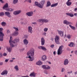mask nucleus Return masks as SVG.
Here are the masks:
<instances>
[{
  "label": "nucleus",
  "instance_id": "obj_1",
  "mask_svg": "<svg viewBox=\"0 0 77 77\" xmlns=\"http://www.w3.org/2000/svg\"><path fill=\"white\" fill-rule=\"evenodd\" d=\"M34 54H35V49L32 48H31L27 53V56L29 57H28L29 59V61L32 62V61H33L35 60L34 57H33L34 56Z\"/></svg>",
  "mask_w": 77,
  "mask_h": 77
},
{
  "label": "nucleus",
  "instance_id": "obj_2",
  "mask_svg": "<svg viewBox=\"0 0 77 77\" xmlns=\"http://www.w3.org/2000/svg\"><path fill=\"white\" fill-rule=\"evenodd\" d=\"M12 36L10 37V39L9 40V43L10 44V46L11 47H14V45H13V44H15V41L16 42H19L20 39L18 38H16L15 39H14V41H12Z\"/></svg>",
  "mask_w": 77,
  "mask_h": 77
},
{
  "label": "nucleus",
  "instance_id": "obj_3",
  "mask_svg": "<svg viewBox=\"0 0 77 77\" xmlns=\"http://www.w3.org/2000/svg\"><path fill=\"white\" fill-rule=\"evenodd\" d=\"M3 28H0V41H3V37L5 36V34L3 33Z\"/></svg>",
  "mask_w": 77,
  "mask_h": 77
},
{
  "label": "nucleus",
  "instance_id": "obj_4",
  "mask_svg": "<svg viewBox=\"0 0 77 77\" xmlns=\"http://www.w3.org/2000/svg\"><path fill=\"white\" fill-rule=\"evenodd\" d=\"M63 46L61 45L59 47V48L57 50V54L58 55H60V54H62V49H63Z\"/></svg>",
  "mask_w": 77,
  "mask_h": 77
},
{
  "label": "nucleus",
  "instance_id": "obj_5",
  "mask_svg": "<svg viewBox=\"0 0 77 77\" xmlns=\"http://www.w3.org/2000/svg\"><path fill=\"white\" fill-rule=\"evenodd\" d=\"M38 22H39L40 23H48L49 21L47 19H41L38 20Z\"/></svg>",
  "mask_w": 77,
  "mask_h": 77
},
{
  "label": "nucleus",
  "instance_id": "obj_6",
  "mask_svg": "<svg viewBox=\"0 0 77 77\" xmlns=\"http://www.w3.org/2000/svg\"><path fill=\"white\" fill-rule=\"evenodd\" d=\"M60 40V38L59 36L58 35H56L55 38V41L57 44H60V42H59Z\"/></svg>",
  "mask_w": 77,
  "mask_h": 77
},
{
  "label": "nucleus",
  "instance_id": "obj_7",
  "mask_svg": "<svg viewBox=\"0 0 77 77\" xmlns=\"http://www.w3.org/2000/svg\"><path fill=\"white\" fill-rule=\"evenodd\" d=\"M34 4H35L34 6H36L38 7V8H41L42 7V6L41 5V4L39 3L38 2H35Z\"/></svg>",
  "mask_w": 77,
  "mask_h": 77
},
{
  "label": "nucleus",
  "instance_id": "obj_8",
  "mask_svg": "<svg viewBox=\"0 0 77 77\" xmlns=\"http://www.w3.org/2000/svg\"><path fill=\"white\" fill-rule=\"evenodd\" d=\"M41 59L42 61H45L47 59V57L45 55H44L41 57Z\"/></svg>",
  "mask_w": 77,
  "mask_h": 77
},
{
  "label": "nucleus",
  "instance_id": "obj_9",
  "mask_svg": "<svg viewBox=\"0 0 77 77\" xmlns=\"http://www.w3.org/2000/svg\"><path fill=\"white\" fill-rule=\"evenodd\" d=\"M42 67L43 69H49L51 68L50 66L47 65H43L42 66Z\"/></svg>",
  "mask_w": 77,
  "mask_h": 77
},
{
  "label": "nucleus",
  "instance_id": "obj_10",
  "mask_svg": "<svg viewBox=\"0 0 77 77\" xmlns=\"http://www.w3.org/2000/svg\"><path fill=\"white\" fill-rule=\"evenodd\" d=\"M26 15L28 16V17H32V16H33V12L32 11H30L27 12L26 13Z\"/></svg>",
  "mask_w": 77,
  "mask_h": 77
},
{
  "label": "nucleus",
  "instance_id": "obj_11",
  "mask_svg": "<svg viewBox=\"0 0 77 77\" xmlns=\"http://www.w3.org/2000/svg\"><path fill=\"white\" fill-rule=\"evenodd\" d=\"M21 12V11L20 10L16 11L14 12L13 14H14V15H18V14H20Z\"/></svg>",
  "mask_w": 77,
  "mask_h": 77
},
{
  "label": "nucleus",
  "instance_id": "obj_12",
  "mask_svg": "<svg viewBox=\"0 0 77 77\" xmlns=\"http://www.w3.org/2000/svg\"><path fill=\"white\" fill-rule=\"evenodd\" d=\"M63 23L65 24H66V25H69V24H71L72 25V23L70 22H68L66 20H64Z\"/></svg>",
  "mask_w": 77,
  "mask_h": 77
},
{
  "label": "nucleus",
  "instance_id": "obj_13",
  "mask_svg": "<svg viewBox=\"0 0 77 77\" xmlns=\"http://www.w3.org/2000/svg\"><path fill=\"white\" fill-rule=\"evenodd\" d=\"M58 32V33L59 35H60V36L61 37H63L64 35V34L63 33V32L61 30L59 31V30H57Z\"/></svg>",
  "mask_w": 77,
  "mask_h": 77
},
{
  "label": "nucleus",
  "instance_id": "obj_14",
  "mask_svg": "<svg viewBox=\"0 0 77 77\" xmlns=\"http://www.w3.org/2000/svg\"><path fill=\"white\" fill-rule=\"evenodd\" d=\"M8 71L7 70H4L1 74L2 75H7Z\"/></svg>",
  "mask_w": 77,
  "mask_h": 77
},
{
  "label": "nucleus",
  "instance_id": "obj_15",
  "mask_svg": "<svg viewBox=\"0 0 77 77\" xmlns=\"http://www.w3.org/2000/svg\"><path fill=\"white\" fill-rule=\"evenodd\" d=\"M5 14L7 17L9 18H11V13L9 11H6L5 13Z\"/></svg>",
  "mask_w": 77,
  "mask_h": 77
},
{
  "label": "nucleus",
  "instance_id": "obj_16",
  "mask_svg": "<svg viewBox=\"0 0 77 77\" xmlns=\"http://www.w3.org/2000/svg\"><path fill=\"white\" fill-rule=\"evenodd\" d=\"M38 49H40V50H42L43 51H46V50H47L46 48L42 46H38Z\"/></svg>",
  "mask_w": 77,
  "mask_h": 77
},
{
  "label": "nucleus",
  "instance_id": "obj_17",
  "mask_svg": "<svg viewBox=\"0 0 77 77\" xmlns=\"http://www.w3.org/2000/svg\"><path fill=\"white\" fill-rule=\"evenodd\" d=\"M41 45H44L45 44V39L43 37H42L41 38Z\"/></svg>",
  "mask_w": 77,
  "mask_h": 77
},
{
  "label": "nucleus",
  "instance_id": "obj_18",
  "mask_svg": "<svg viewBox=\"0 0 77 77\" xmlns=\"http://www.w3.org/2000/svg\"><path fill=\"white\" fill-rule=\"evenodd\" d=\"M28 32L30 33H32L33 31L32 30V27L30 26L28 27Z\"/></svg>",
  "mask_w": 77,
  "mask_h": 77
},
{
  "label": "nucleus",
  "instance_id": "obj_19",
  "mask_svg": "<svg viewBox=\"0 0 77 77\" xmlns=\"http://www.w3.org/2000/svg\"><path fill=\"white\" fill-rule=\"evenodd\" d=\"M45 2V0H42L41 2L40 3L41 4V6H42V8H41V9L43 8V6L44 5Z\"/></svg>",
  "mask_w": 77,
  "mask_h": 77
},
{
  "label": "nucleus",
  "instance_id": "obj_20",
  "mask_svg": "<svg viewBox=\"0 0 77 77\" xmlns=\"http://www.w3.org/2000/svg\"><path fill=\"white\" fill-rule=\"evenodd\" d=\"M23 41L24 44H25V45H26L29 44V41L26 39H24Z\"/></svg>",
  "mask_w": 77,
  "mask_h": 77
},
{
  "label": "nucleus",
  "instance_id": "obj_21",
  "mask_svg": "<svg viewBox=\"0 0 77 77\" xmlns=\"http://www.w3.org/2000/svg\"><path fill=\"white\" fill-rule=\"evenodd\" d=\"M9 5H8V3H6L4 6L3 7V9H4V10H5L7 8H8Z\"/></svg>",
  "mask_w": 77,
  "mask_h": 77
},
{
  "label": "nucleus",
  "instance_id": "obj_22",
  "mask_svg": "<svg viewBox=\"0 0 77 77\" xmlns=\"http://www.w3.org/2000/svg\"><path fill=\"white\" fill-rule=\"evenodd\" d=\"M7 11H8V12H12V11H14V9L12 8H7L5 10Z\"/></svg>",
  "mask_w": 77,
  "mask_h": 77
},
{
  "label": "nucleus",
  "instance_id": "obj_23",
  "mask_svg": "<svg viewBox=\"0 0 77 77\" xmlns=\"http://www.w3.org/2000/svg\"><path fill=\"white\" fill-rule=\"evenodd\" d=\"M66 14L68 16H69L70 17H74V14L72 13H66Z\"/></svg>",
  "mask_w": 77,
  "mask_h": 77
},
{
  "label": "nucleus",
  "instance_id": "obj_24",
  "mask_svg": "<svg viewBox=\"0 0 77 77\" xmlns=\"http://www.w3.org/2000/svg\"><path fill=\"white\" fill-rule=\"evenodd\" d=\"M69 63V61H68V59H66L64 60V65H66L68 64Z\"/></svg>",
  "mask_w": 77,
  "mask_h": 77
},
{
  "label": "nucleus",
  "instance_id": "obj_25",
  "mask_svg": "<svg viewBox=\"0 0 77 77\" xmlns=\"http://www.w3.org/2000/svg\"><path fill=\"white\" fill-rule=\"evenodd\" d=\"M74 44L72 42H70V44L68 45V46L70 47H74Z\"/></svg>",
  "mask_w": 77,
  "mask_h": 77
},
{
  "label": "nucleus",
  "instance_id": "obj_26",
  "mask_svg": "<svg viewBox=\"0 0 77 77\" xmlns=\"http://www.w3.org/2000/svg\"><path fill=\"white\" fill-rule=\"evenodd\" d=\"M51 3L50 2V1H48L47 2V4H46V7H49V6H51Z\"/></svg>",
  "mask_w": 77,
  "mask_h": 77
},
{
  "label": "nucleus",
  "instance_id": "obj_27",
  "mask_svg": "<svg viewBox=\"0 0 77 77\" xmlns=\"http://www.w3.org/2000/svg\"><path fill=\"white\" fill-rule=\"evenodd\" d=\"M29 76L31 77H36V73H35L34 72H33L30 73L29 75Z\"/></svg>",
  "mask_w": 77,
  "mask_h": 77
},
{
  "label": "nucleus",
  "instance_id": "obj_28",
  "mask_svg": "<svg viewBox=\"0 0 77 77\" xmlns=\"http://www.w3.org/2000/svg\"><path fill=\"white\" fill-rule=\"evenodd\" d=\"M42 63L41 61H39L38 62L36 63V64L37 65L40 66V65H42Z\"/></svg>",
  "mask_w": 77,
  "mask_h": 77
},
{
  "label": "nucleus",
  "instance_id": "obj_29",
  "mask_svg": "<svg viewBox=\"0 0 77 77\" xmlns=\"http://www.w3.org/2000/svg\"><path fill=\"white\" fill-rule=\"evenodd\" d=\"M66 4L67 6H69L71 5V4H72V2H71L67 1V2L66 3Z\"/></svg>",
  "mask_w": 77,
  "mask_h": 77
},
{
  "label": "nucleus",
  "instance_id": "obj_30",
  "mask_svg": "<svg viewBox=\"0 0 77 77\" xmlns=\"http://www.w3.org/2000/svg\"><path fill=\"white\" fill-rule=\"evenodd\" d=\"M58 5V3H57L54 4H52L51 5V8H53V7H56V6H57V5Z\"/></svg>",
  "mask_w": 77,
  "mask_h": 77
},
{
  "label": "nucleus",
  "instance_id": "obj_31",
  "mask_svg": "<svg viewBox=\"0 0 77 77\" xmlns=\"http://www.w3.org/2000/svg\"><path fill=\"white\" fill-rule=\"evenodd\" d=\"M7 48L8 52H11L12 51V48L11 47H8Z\"/></svg>",
  "mask_w": 77,
  "mask_h": 77
},
{
  "label": "nucleus",
  "instance_id": "obj_32",
  "mask_svg": "<svg viewBox=\"0 0 77 77\" xmlns=\"http://www.w3.org/2000/svg\"><path fill=\"white\" fill-rule=\"evenodd\" d=\"M69 26L70 28H71L72 30H75V27L74 26H72V25H69Z\"/></svg>",
  "mask_w": 77,
  "mask_h": 77
},
{
  "label": "nucleus",
  "instance_id": "obj_33",
  "mask_svg": "<svg viewBox=\"0 0 77 77\" xmlns=\"http://www.w3.org/2000/svg\"><path fill=\"white\" fill-rule=\"evenodd\" d=\"M1 25L2 26H6V23L5 22H3L1 23Z\"/></svg>",
  "mask_w": 77,
  "mask_h": 77
},
{
  "label": "nucleus",
  "instance_id": "obj_34",
  "mask_svg": "<svg viewBox=\"0 0 77 77\" xmlns=\"http://www.w3.org/2000/svg\"><path fill=\"white\" fill-rule=\"evenodd\" d=\"M14 69H15L16 71H18V70H19V69H18V67L17 65L15 66L14 67Z\"/></svg>",
  "mask_w": 77,
  "mask_h": 77
},
{
  "label": "nucleus",
  "instance_id": "obj_35",
  "mask_svg": "<svg viewBox=\"0 0 77 77\" xmlns=\"http://www.w3.org/2000/svg\"><path fill=\"white\" fill-rule=\"evenodd\" d=\"M5 15V13L3 12H0V17H3V16H4Z\"/></svg>",
  "mask_w": 77,
  "mask_h": 77
},
{
  "label": "nucleus",
  "instance_id": "obj_36",
  "mask_svg": "<svg viewBox=\"0 0 77 77\" xmlns=\"http://www.w3.org/2000/svg\"><path fill=\"white\" fill-rule=\"evenodd\" d=\"M18 0H13V4H16L18 3Z\"/></svg>",
  "mask_w": 77,
  "mask_h": 77
},
{
  "label": "nucleus",
  "instance_id": "obj_37",
  "mask_svg": "<svg viewBox=\"0 0 77 77\" xmlns=\"http://www.w3.org/2000/svg\"><path fill=\"white\" fill-rule=\"evenodd\" d=\"M14 35L15 36H17L18 35V32L16 31L14 33Z\"/></svg>",
  "mask_w": 77,
  "mask_h": 77
},
{
  "label": "nucleus",
  "instance_id": "obj_38",
  "mask_svg": "<svg viewBox=\"0 0 77 77\" xmlns=\"http://www.w3.org/2000/svg\"><path fill=\"white\" fill-rule=\"evenodd\" d=\"M72 36V35H70L69 34L67 35V38L68 39H70V38H71Z\"/></svg>",
  "mask_w": 77,
  "mask_h": 77
},
{
  "label": "nucleus",
  "instance_id": "obj_39",
  "mask_svg": "<svg viewBox=\"0 0 77 77\" xmlns=\"http://www.w3.org/2000/svg\"><path fill=\"white\" fill-rule=\"evenodd\" d=\"M13 29H15L16 32H18V28L15 27H13Z\"/></svg>",
  "mask_w": 77,
  "mask_h": 77
},
{
  "label": "nucleus",
  "instance_id": "obj_40",
  "mask_svg": "<svg viewBox=\"0 0 77 77\" xmlns=\"http://www.w3.org/2000/svg\"><path fill=\"white\" fill-rule=\"evenodd\" d=\"M25 2H28L29 3H32V1L31 0H25Z\"/></svg>",
  "mask_w": 77,
  "mask_h": 77
},
{
  "label": "nucleus",
  "instance_id": "obj_41",
  "mask_svg": "<svg viewBox=\"0 0 77 77\" xmlns=\"http://www.w3.org/2000/svg\"><path fill=\"white\" fill-rule=\"evenodd\" d=\"M48 30V29L46 28H45L44 29V32H47Z\"/></svg>",
  "mask_w": 77,
  "mask_h": 77
},
{
  "label": "nucleus",
  "instance_id": "obj_42",
  "mask_svg": "<svg viewBox=\"0 0 77 77\" xmlns=\"http://www.w3.org/2000/svg\"><path fill=\"white\" fill-rule=\"evenodd\" d=\"M54 45L53 44L51 45L50 47L52 48H54Z\"/></svg>",
  "mask_w": 77,
  "mask_h": 77
},
{
  "label": "nucleus",
  "instance_id": "obj_43",
  "mask_svg": "<svg viewBox=\"0 0 77 77\" xmlns=\"http://www.w3.org/2000/svg\"><path fill=\"white\" fill-rule=\"evenodd\" d=\"M7 55V54L6 53H4L3 54V56H6Z\"/></svg>",
  "mask_w": 77,
  "mask_h": 77
},
{
  "label": "nucleus",
  "instance_id": "obj_44",
  "mask_svg": "<svg viewBox=\"0 0 77 77\" xmlns=\"http://www.w3.org/2000/svg\"><path fill=\"white\" fill-rule=\"evenodd\" d=\"M3 65V62H0V66H2Z\"/></svg>",
  "mask_w": 77,
  "mask_h": 77
},
{
  "label": "nucleus",
  "instance_id": "obj_45",
  "mask_svg": "<svg viewBox=\"0 0 77 77\" xmlns=\"http://www.w3.org/2000/svg\"><path fill=\"white\" fill-rule=\"evenodd\" d=\"M64 71H65V68H62V70H61L62 72H63Z\"/></svg>",
  "mask_w": 77,
  "mask_h": 77
},
{
  "label": "nucleus",
  "instance_id": "obj_46",
  "mask_svg": "<svg viewBox=\"0 0 77 77\" xmlns=\"http://www.w3.org/2000/svg\"><path fill=\"white\" fill-rule=\"evenodd\" d=\"M3 57V55L2 54V53H0V57Z\"/></svg>",
  "mask_w": 77,
  "mask_h": 77
},
{
  "label": "nucleus",
  "instance_id": "obj_47",
  "mask_svg": "<svg viewBox=\"0 0 77 77\" xmlns=\"http://www.w3.org/2000/svg\"><path fill=\"white\" fill-rule=\"evenodd\" d=\"M0 2L2 3H3L4 1H3V0H0Z\"/></svg>",
  "mask_w": 77,
  "mask_h": 77
},
{
  "label": "nucleus",
  "instance_id": "obj_48",
  "mask_svg": "<svg viewBox=\"0 0 77 77\" xmlns=\"http://www.w3.org/2000/svg\"><path fill=\"white\" fill-rule=\"evenodd\" d=\"M8 60H9V59H6L5 60V62H8Z\"/></svg>",
  "mask_w": 77,
  "mask_h": 77
},
{
  "label": "nucleus",
  "instance_id": "obj_49",
  "mask_svg": "<svg viewBox=\"0 0 77 77\" xmlns=\"http://www.w3.org/2000/svg\"><path fill=\"white\" fill-rule=\"evenodd\" d=\"M7 33H9V32H10V31L8 29L7 30Z\"/></svg>",
  "mask_w": 77,
  "mask_h": 77
},
{
  "label": "nucleus",
  "instance_id": "obj_50",
  "mask_svg": "<svg viewBox=\"0 0 77 77\" xmlns=\"http://www.w3.org/2000/svg\"><path fill=\"white\" fill-rule=\"evenodd\" d=\"M46 34H47V33H46V32H44L43 33V35H45V36H46Z\"/></svg>",
  "mask_w": 77,
  "mask_h": 77
},
{
  "label": "nucleus",
  "instance_id": "obj_51",
  "mask_svg": "<svg viewBox=\"0 0 77 77\" xmlns=\"http://www.w3.org/2000/svg\"><path fill=\"white\" fill-rule=\"evenodd\" d=\"M72 71H71L70 72H68V74H71V73H72Z\"/></svg>",
  "mask_w": 77,
  "mask_h": 77
},
{
  "label": "nucleus",
  "instance_id": "obj_52",
  "mask_svg": "<svg viewBox=\"0 0 77 77\" xmlns=\"http://www.w3.org/2000/svg\"><path fill=\"white\" fill-rule=\"evenodd\" d=\"M56 51H54V52L53 53H54V55H55V54H56Z\"/></svg>",
  "mask_w": 77,
  "mask_h": 77
},
{
  "label": "nucleus",
  "instance_id": "obj_53",
  "mask_svg": "<svg viewBox=\"0 0 77 77\" xmlns=\"http://www.w3.org/2000/svg\"><path fill=\"white\" fill-rule=\"evenodd\" d=\"M14 61V60H10V62H13Z\"/></svg>",
  "mask_w": 77,
  "mask_h": 77
},
{
  "label": "nucleus",
  "instance_id": "obj_54",
  "mask_svg": "<svg viewBox=\"0 0 77 77\" xmlns=\"http://www.w3.org/2000/svg\"><path fill=\"white\" fill-rule=\"evenodd\" d=\"M74 15H75V16H76V17H77V13L74 14Z\"/></svg>",
  "mask_w": 77,
  "mask_h": 77
},
{
  "label": "nucleus",
  "instance_id": "obj_55",
  "mask_svg": "<svg viewBox=\"0 0 77 77\" xmlns=\"http://www.w3.org/2000/svg\"><path fill=\"white\" fill-rule=\"evenodd\" d=\"M74 11H77V8H75Z\"/></svg>",
  "mask_w": 77,
  "mask_h": 77
},
{
  "label": "nucleus",
  "instance_id": "obj_56",
  "mask_svg": "<svg viewBox=\"0 0 77 77\" xmlns=\"http://www.w3.org/2000/svg\"><path fill=\"white\" fill-rule=\"evenodd\" d=\"M32 24H36V22H34L32 23Z\"/></svg>",
  "mask_w": 77,
  "mask_h": 77
},
{
  "label": "nucleus",
  "instance_id": "obj_57",
  "mask_svg": "<svg viewBox=\"0 0 77 77\" xmlns=\"http://www.w3.org/2000/svg\"><path fill=\"white\" fill-rule=\"evenodd\" d=\"M75 53L76 54H77V51H76L75 52Z\"/></svg>",
  "mask_w": 77,
  "mask_h": 77
},
{
  "label": "nucleus",
  "instance_id": "obj_58",
  "mask_svg": "<svg viewBox=\"0 0 77 77\" xmlns=\"http://www.w3.org/2000/svg\"><path fill=\"white\" fill-rule=\"evenodd\" d=\"M75 74L76 75V74H77V71L75 72Z\"/></svg>",
  "mask_w": 77,
  "mask_h": 77
},
{
  "label": "nucleus",
  "instance_id": "obj_59",
  "mask_svg": "<svg viewBox=\"0 0 77 77\" xmlns=\"http://www.w3.org/2000/svg\"><path fill=\"white\" fill-rule=\"evenodd\" d=\"M12 59H13V60H14V59H15V58H12Z\"/></svg>",
  "mask_w": 77,
  "mask_h": 77
},
{
  "label": "nucleus",
  "instance_id": "obj_60",
  "mask_svg": "<svg viewBox=\"0 0 77 77\" xmlns=\"http://www.w3.org/2000/svg\"><path fill=\"white\" fill-rule=\"evenodd\" d=\"M0 50H2V48L1 47H0Z\"/></svg>",
  "mask_w": 77,
  "mask_h": 77
},
{
  "label": "nucleus",
  "instance_id": "obj_61",
  "mask_svg": "<svg viewBox=\"0 0 77 77\" xmlns=\"http://www.w3.org/2000/svg\"><path fill=\"white\" fill-rule=\"evenodd\" d=\"M53 77H57L56 76V75H54Z\"/></svg>",
  "mask_w": 77,
  "mask_h": 77
},
{
  "label": "nucleus",
  "instance_id": "obj_62",
  "mask_svg": "<svg viewBox=\"0 0 77 77\" xmlns=\"http://www.w3.org/2000/svg\"><path fill=\"white\" fill-rule=\"evenodd\" d=\"M49 64H51V62H49Z\"/></svg>",
  "mask_w": 77,
  "mask_h": 77
},
{
  "label": "nucleus",
  "instance_id": "obj_63",
  "mask_svg": "<svg viewBox=\"0 0 77 77\" xmlns=\"http://www.w3.org/2000/svg\"><path fill=\"white\" fill-rule=\"evenodd\" d=\"M71 0H68V1L69 2L70 1H71Z\"/></svg>",
  "mask_w": 77,
  "mask_h": 77
},
{
  "label": "nucleus",
  "instance_id": "obj_64",
  "mask_svg": "<svg viewBox=\"0 0 77 77\" xmlns=\"http://www.w3.org/2000/svg\"><path fill=\"white\" fill-rule=\"evenodd\" d=\"M71 53H73V51H72L71 52Z\"/></svg>",
  "mask_w": 77,
  "mask_h": 77
}]
</instances>
